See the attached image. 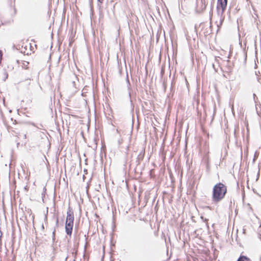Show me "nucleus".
I'll list each match as a JSON object with an SVG mask.
<instances>
[{"label":"nucleus","instance_id":"obj_1","mask_svg":"<svg viewBox=\"0 0 261 261\" xmlns=\"http://www.w3.org/2000/svg\"><path fill=\"white\" fill-rule=\"evenodd\" d=\"M227 193V187L222 182L216 184L213 189L212 201L216 203L221 201Z\"/></svg>","mask_w":261,"mask_h":261},{"label":"nucleus","instance_id":"obj_2","mask_svg":"<svg viewBox=\"0 0 261 261\" xmlns=\"http://www.w3.org/2000/svg\"><path fill=\"white\" fill-rule=\"evenodd\" d=\"M227 4V0H218L217 10L218 17L219 18V22L216 21V23L218 28L222 25L224 20L225 16L223 13L226 10Z\"/></svg>","mask_w":261,"mask_h":261},{"label":"nucleus","instance_id":"obj_3","mask_svg":"<svg viewBox=\"0 0 261 261\" xmlns=\"http://www.w3.org/2000/svg\"><path fill=\"white\" fill-rule=\"evenodd\" d=\"M238 31L239 39V45L245 53V47H243V43L245 45V40L243 37L245 36V31L244 28V21L242 18L238 19Z\"/></svg>","mask_w":261,"mask_h":261},{"label":"nucleus","instance_id":"obj_4","mask_svg":"<svg viewBox=\"0 0 261 261\" xmlns=\"http://www.w3.org/2000/svg\"><path fill=\"white\" fill-rule=\"evenodd\" d=\"M66 222L74 223V213L72 208L69 206L67 212Z\"/></svg>","mask_w":261,"mask_h":261},{"label":"nucleus","instance_id":"obj_5","mask_svg":"<svg viewBox=\"0 0 261 261\" xmlns=\"http://www.w3.org/2000/svg\"><path fill=\"white\" fill-rule=\"evenodd\" d=\"M73 223L65 222V232L68 236H71L73 230Z\"/></svg>","mask_w":261,"mask_h":261},{"label":"nucleus","instance_id":"obj_6","mask_svg":"<svg viewBox=\"0 0 261 261\" xmlns=\"http://www.w3.org/2000/svg\"><path fill=\"white\" fill-rule=\"evenodd\" d=\"M145 155V150H142L140 153L138 155L137 160H136V165L137 166L139 165L141 162L143 160Z\"/></svg>","mask_w":261,"mask_h":261},{"label":"nucleus","instance_id":"obj_7","mask_svg":"<svg viewBox=\"0 0 261 261\" xmlns=\"http://www.w3.org/2000/svg\"><path fill=\"white\" fill-rule=\"evenodd\" d=\"M243 180H241V187H242V200H243V202L244 203V200H245V188H244V186L243 185Z\"/></svg>","mask_w":261,"mask_h":261},{"label":"nucleus","instance_id":"obj_8","mask_svg":"<svg viewBox=\"0 0 261 261\" xmlns=\"http://www.w3.org/2000/svg\"><path fill=\"white\" fill-rule=\"evenodd\" d=\"M28 123L40 129H42L43 128V126L42 124H40L39 125H36L34 122H28Z\"/></svg>","mask_w":261,"mask_h":261},{"label":"nucleus","instance_id":"obj_9","mask_svg":"<svg viewBox=\"0 0 261 261\" xmlns=\"http://www.w3.org/2000/svg\"><path fill=\"white\" fill-rule=\"evenodd\" d=\"M237 261H245V255H243V252Z\"/></svg>","mask_w":261,"mask_h":261},{"label":"nucleus","instance_id":"obj_10","mask_svg":"<svg viewBox=\"0 0 261 261\" xmlns=\"http://www.w3.org/2000/svg\"><path fill=\"white\" fill-rule=\"evenodd\" d=\"M46 188L45 187H44L43 188V192L41 194L42 198V201H43V198L45 197V193H46Z\"/></svg>","mask_w":261,"mask_h":261},{"label":"nucleus","instance_id":"obj_11","mask_svg":"<svg viewBox=\"0 0 261 261\" xmlns=\"http://www.w3.org/2000/svg\"><path fill=\"white\" fill-rule=\"evenodd\" d=\"M55 233H56V229H54V230L52 233V238H53V242H55Z\"/></svg>","mask_w":261,"mask_h":261},{"label":"nucleus","instance_id":"obj_12","mask_svg":"<svg viewBox=\"0 0 261 261\" xmlns=\"http://www.w3.org/2000/svg\"><path fill=\"white\" fill-rule=\"evenodd\" d=\"M253 100L254 101L255 103L256 102V100L257 99V97H256L255 94H253Z\"/></svg>","mask_w":261,"mask_h":261},{"label":"nucleus","instance_id":"obj_13","mask_svg":"<svg viewBox=\"0 0 261 261\" xmlns=\"http://www.w3.org/2000/svg\"><path fill=\"white\" fill-rule=\"evenodd\" d=\"M2 57H3V53H2V51L0 50V64L1 63V62H2Z\"/></svg>","mask_w":261,"mask_h":261},{"label":"nucleus","instance_id":"obj_14","mask_svg":"<svg viewBox=\"0 0 261 261\" xmlns=\"http://www.w3.org/2000/svg\"><path fill=\"white\" fill-rule=\"evenodd\" d=\"M59 223V219L57 218L56 219V225H58Z\"/></svg>","mask_w":261,"mask_h":261},{"label":"nucleus","instance_id":"obj_15","mask_svg":"<svg viewBox=\"0 0 261 261\" xmlns=\"http://www.w3.org/2000/svg\"><path fill=\"white\" fill-rule=\"evenodd\" d=\"M206 5L204 4L203 5V8H202V10H205V8H206Z\"/></svg>","mask_w":261,"mask_h":261},{"label":"nucleus","instance_id":"obj_16","mask_svg":"<svg viewBox=\"0 0 261 261\" xmlns=\"http://www.w3.org/2000/svg\"><path fill=\"white\" fill-rule=\"evenodd\" d=\"M103 0H97L98 2L99 3L102 4Z\"/></svg>","mask_w":261,"mask_h":261},{"label":"nucleus","instance_id":"obj_17","mask_svg":"<svg viewBox=\"0 0 261 261\" xmlns=\"http://www.w3.org/2000/svg\"><path fill=\"white\" fill-rule=\"evenodd\" d=\"M246 261H251V260L248 258L246 256Z\"/></svg>","mask_w":261,"mask_h":261},{"label":"nucleus","instance_id":"obj_18","mask_svg":"<svg viewBox=\"0 0 261 261\" xmlns=\"http://www.w3.org/2000/svg\"><path fill=\"white\" fill-rule=\"evenodd\" d=\"M212 14H213L212 12L210 11V18L211 19V17L212 16Z\"/></svg>","mask_w":261,"mask_h":261},{"label":"nucleus","instance_id":"obj_19","mask_svg":"<svg viewBox=\"0 0 261 261\" xmlns=\"http://www.w3.org/2000/svg\"><path fill=\"white\" fill-rule=\"evenodd\" d=\"M127 82L129 84H130L129 82V80H128V75H127Z\"/></svg>","mask_w":261,"mask_h":261},{"label":"nucleus","instance_id":"obj_20","mask_svg":"<svg viewBox=\"0 0 261 261\" xmlns=\"http://www.w3.org/2000/svg\"><path fill=\"white\" fill-rule=\"evenodd\" d=\"M243 233H245V228H243Z\"/></svg>","mask_w":261,"mask_h":261},{"label":"nucleus","instance_id":"obj_21","mask_svg":"<svg viewBox=\"0 0 261 261\" xmlns=\"http://www.w3.org/2000/svg\"><path fill=\"white\" fill-rule=\"evenodd\" d=\"M172 86H173V83H172V84H171V90H172V88H173Z\"/></svg>","mask_w":261,"mask_h":261},{"label":"nucleus","instance_id":"obj_22","mask_svg":"<svg viewBox=\"0 0 261 261\" xmlns=\"http://www.w3.org/2000/svg\"><path fill=\"white\" fill-rule=\"evenodd\" d=\"M41 227L43 229H44V227L43 224H42Z\"/></svg>","mask_w":261,"mask_h":261},{"label":"nucleus","instance_id":"obj_23","mask_svg":"<svg viewBox=\"0 0 261 261\" xmlns=\"http://www.w3.org/2000/svg\"><path fill=\"white\" fill-rule=\"evenodd\" d=\"M87 245V243L86 242L85 245V248L86 247Z\"/></svg>","mask_w":261,"mask_h":261},{"label":"nucleus","instance_id":"obj_24","mask_svg":"<svg viewBox=\"0 0 261 261\" xmlns=\"http://www.w3.org/2000/svg\"><path fill=\"white\" fill-rule=\"evenodd\" d=\"M2 24H3V23L2 22V21H0V26H1Z\"/></svg>","mask_w":261,"mask_h":261},{"label":"nucleus","instance_id":"obj_25","mask_svg":"<svg viewBox=\"0 0 261 261\" xmlns=\"http://www.w3.org/2000/svg\"><path fill=\"white\" fill-rule=\"evenodd\" d=\"M239 245H240V247H243V245L241 244H239Z\"/></svg>","mask_w":261,"mask_h":261},{"label":"nucleus","instance_id":"obj_26","mask_svg":"<svg viewBox=\"0 0 261 261\" xmlns=\"http://www.w3.org/2000/svg\"><path fill=\"white\" fill-rule=\"evenodd\" d=\"M118 143H119V144H120V143H121V141H120V140H119V141H118Z\"/></svg>","mask_w":261,"mask_h":261},{"label":"nucleus","instance_id":"obj_27","mask_svg":"<svg viewBox=\"0 0 261 261\" xmlns=\"http://www.w3.org/2000/svg\"><path fill=\"white\" fill-rule=\"evenodd\" d=\"M85 237H86V240H87V237H86V234L85 235Z\"/></svg>","mask_w":261,"mask_h":261},{"label":"nucleus","instance_id":"obj_28","mask_svg":"<svg viewBox=\"0 0 261 261\" xmlns=\"http://www.w3.org/2000/svg\"><path fill=\"white\" fill-rule=\"evenodd\" d=\"M247 205L250 206V204L249 203H248Z\"/></svg>","mask_w":261,"mask_h":261},{"label":"nucleus","instance_id":"obj_29","mask_svg":"<svg viewBox=\"0 0 261 261\" xmlns=\"http://www.w3.org/2000/svg\"><path fill=\"white\" fill-rule=\"evenodd\" d=\"M165 242L167 243L166 239H165Z\"/></svg>","mask_w":261,"mask_h":261},{"label":"nucleus","instance_id":"obj_30","mask_svg":"<svg viewBox=\"0 0 261 261\" xmlns=\"http://www.w3.org/2000/svg\"><path fill=\"white\" fill-rule=\"evenodd\" d=\"M9 127H8V130H9Z\"/></svg>","mask_w":261,"mask_h":261},{"label":"nucleus","instance_id":"obj_31","mask_svg":"<svg viewBox=\"0 0 261 261\" xmlns=\"http://www.w3.org/2000/svg\"><path fill=\"white\" fill-rule=\"evenodd\" d=\"M260 261H261V256L260 257Z\"/></svg>","mask_w":261,"mask_h":261},{"label":"nucleus","instance_id":"obj_32","mask_svg":"<svg viewBox=\"0 0 261 261\" xmlns=\"http://www.w3.org/2000/svg\"><path fill=\"white\" fill-rule=\"evenodd\" d=\"M202 261H206V260H202Z\"/></svg>","mask_w":261,"mask_h":261},{"label":"nucleus","instance_id":"obj_33","mask_svg":"<svg viewBox=\"0 0 261 261\" xmlns=\"http://www.w3.org/2000/svg\"><path fill=\"white\" fill-rule=\"evenodd\" d=\"M247 2L249 1V0H246Z\"/></svg>","mask_w":261,"mask_h":261}]
</instances>
